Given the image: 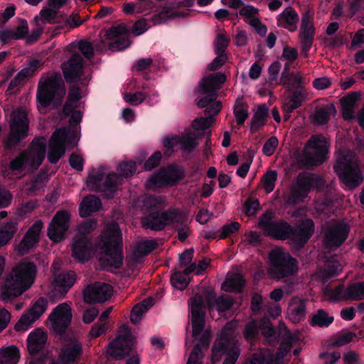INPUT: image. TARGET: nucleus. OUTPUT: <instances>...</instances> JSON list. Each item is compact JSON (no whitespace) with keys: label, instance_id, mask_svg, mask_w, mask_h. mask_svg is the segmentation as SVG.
<instances>
[{"label":"nucleus","instance_id":"nucleus-46","mask_svg":"<svg viewBox=\"0 0 364 364\" xmlns=\"http://www.w3.org/2000/svg\"><path fill=\"white\" fill-rule=\"evenodd\" d=\"M136 171V162L134 161H123L117 166V174L120 178L122 177L128 178L132 176Z\"/></svg>","mask_w":364,"mask_h":364},{"label":"nucleus","instance_id":"nucleus-5","mask_svg":"<svg viewBox=\"0 0 364 364\" xmlns=\"http://www.w3.org/2000/svg\"><path fill=\"white\" fill-rule=\"evenodd\" d=\"M269 258V273L276 280L295 276L299 271L297 259L281 248L272 250Z\"/></svg>","mask_w":364,"mask_h":364},{"label":"nucleus","instance_id":"nucleus-30","mask_svg":"<svg viewBox=\"0 0 364 364\" xmlns=\"http://www.w3.org/2000/svg\"><path fill=\"white\" fill-rule=\"evenodd\" d=\"M298 21L299 16L291 7L284 9L277 17L278 26L285 28L290 31L296 30Z\"/></svg>","mask_w":364,"mask_h":364},{"label":"nucleus","instance_id":"nucleus-50","mask_svg":"<svg viewBox=\"0 0 364 364\" xmlns=\"http://www.w3.org/2000/svg\"><path fill=\"white\" fill-rule=\"evenodd\" d=\"M274 217V213L272 210H267L263 213L258 221V227L261 228L264 233L267 232V230L274 223L273 218Z\"/></svg>","mask_w":364,"mask_h":364},{"label":"nucleus","instance_id":"nucleus-21","mask_svg":"<svg viewBox=\"0 0 364 364\" xmlns=\"http://www.w3.org/2000/svg\"><path fill=\"white\" fill-rule=\"evenodd\" d=\"M315 230L313 220L307 218L301 221L295 228L292 227L290 238L294 240L296 247L302 248L311 237Z\"/></svg>","mask_w":364,"mask_h":364},{"label":"nucleus","instance_id":"nucleus-54","mask_svg":"<svg viewBox=\"0 0 364 364\" xmlns=\"http://www.w3.org/2000/svg\"><path fill=\"white\" fill-rule=\"evenodd\" d=\"M211 119L208 118H198L196 119L193 124V128L196 131H201L202 133L198 136V138L202 137L205 134H208L207 129L210 126Z\"/></svg>","mask_w":364,"mask_h":364},{"label":"nucleus","instance_id":"nucleus-60","mask_svg":"<svg viewBox=\"0 0 364 364\" xmlns=\"http://www.w3.org/2000/svg\"><path fill=\"white\" fill-rule=\"evenodd\" d=\"M234 304V301L229 296L225 295L218 297L216 309L218 312H225L230 310Z\"/></svg>","mask_w":364,"mask_h":364},{"label":"nucleus","instance_id":"nucleus-47","mask_svg":"<svg viewBox=\"0 0 364 364\" xmlns=\"http://www.w3.org/2000/svg\"><path fill=\"white\" fill-rule=\"evenodd\" d=\"M234 115L236 119L237 124L238 126H242L249 116L247 108L245 107L244 103L236 102L234 105Z\"/></svg>","mask_w":364,"mask_h":364},{"label":"nucleus","instance_id":"nucleus-40","mask_svg":"<svg viewBox=\"0 0 364 364\" xmlns=\"http://www.w3.org/2000/svg\"><path fill=\"white\" fill-rule=\"evenodd\" d=\"M308 196L293 186L284 198L285 203L289 206H294L304 201Z\"/></svg>","mask_w":364,"mask_h":364},{"label":"nucleus","instance_id":"nucleus-57","mask_svg":"<svg viewBox=\"0 0 364 364\" xmlns=\"http://www.w3.org/2000/svg\"><path fill=\"white\" fill-rule=\"evenodd\" d=\"M331 301H338L341 300H349L346 295V288L344 289L343 284H339L329 292Z\"/></svg>","mask_w":364,"mask_h":364},{"label":"nucleus","instance_id":"nucleus-24","mask_svg":"<svg viewBox=\"0 0 364 364\" xmlns=\"http://www.w3.org/2000/svg\"><path fill=\"white\" fill-rule=\"evenodd\" d=\"M43 227L42 220H38L28 228L18 246V251L21 255L27 253L39 242Z\"/></svg>","mask_w":364,"mask_h":364},{"label":"nucleus","instance_id":"nucleus-35","mask_svg":"<svg viewBox=\"0 0 364 364\" xmlns=\"http://www.w3.org/2000/svg\"><path fill=\"white\" fill-rule=\"evenodd\" d=\"M20 351L16 346L3 347L0 349V364H17Z\"/></svg>","mask_w":364,"mask_h":364},{"label":"nucleus","instance_id":"nucleus-26","mask_svg":"<svg viewBox=\"0 0 364 364\" xmlns=\"http://www.w3.org/2000/svg\"><path fill=\"white\" fill-rule=\"evenodd\" d=\"M349 226L344 223H339L331 227L326 235V240L331 247H339L348 236Z\"/></svg>","mask_w":364,"mask_h":364},{"label":"nucleus","instance_id":"nucleus-41","mask_svg":"<svg viewBox=\"0 0 364 364\" xmlns=\"http://www.w3.org/2000/svg\"><path fill=\"white\" fill-rule=\"evenodd\" d=\"M16 230L17 223L15 222L6 223L0 228V247L9 242Z\"/></svg>","mask_w":364,"mask_h":364},{"label":"nucleus","instance_id":"nucleus-12","mask_svg":"<svg viewBox=\"0 0 364 364\" xmlns=\"http://www.w3.org/2000/svg\"><path fill=\"white\" fill-rule=\"evenodd\" d=\"M226 81V76L223 73L210 74L204 77L199 83L198 91L205 95L199 99L197 105L200 108L207 107L216 100L218 97L217 90Z\"/></svg>","mask_w":364,"mask_h":364},{"label":"nucleus","instance_id":"nucleus-51","mask_svg":"<svg viewBox=\"0 0 364 364\" xmlns=\"http://www.w3.org/2000/svg\"><path fill=\"white\" fill-rule=\"evenodd\" d=\"M259 206L260 204L257 199L248 198L243 205L244 213L249 217L254 216L257 214V211L259 210Z\"/></svg>","mask_w":364,"mask_h":364},{"label":"nucleus","instance_id":"nucleus-49","mask_svg":"<svg viewBox=\"0 0 364 364\" xmlns=\"http://www.w3.org/2000/svg\"><path fill=\"white\" fill-rule=\"evenodd\" d=\"M146 94L141 91L135 93L126 92L124 95V100L132 106H137L146 100Z\"/></svg>","mask_w":364,"mask_h":364},{"label":"nucleus","instance_id":"nucleus-3","mask_svg":"<svg viewBox=\"0 0 364 364\" xmlns=\"http://www.w3.org/2000/svg\"><path fill=\"white\" fill-rule=\"evenodd\" d=\"M164 199L161 196H150L144 200V208L148 214L142 219L143 227L161 231L173 222L180 225L183 223V213L173 208L164 210Z\"/></svg>","mask_w":364,"mask_h":364},{"label":"nucleus","instance_id":"nucleus-13","mask_svg":"<svg viewBox=\"0 0 364 364\" xmlns=\"http://www.w3.org/2000/svg\"><path fill=\"white\" fill-rule=\"evenodd\" d=\"M185 178L184 169L176 164H170L157 173L151 176L147 181L148 186L161 187L166 185L176 186Z\"/></svg>","mask_w":364,"mask_h":364},{"label":"nucleus","instance_id":"nucleus-56","mask_svg":"<svg viewBox=\"0 0 364 364\" xmlns=\"http://www.w3.org/2000/svg\"><path fill=\"white\" fill-rule=\"evenodd\" d=\"M162 154L160 151H155L151 156H149L144 164V169L145 171H151L156 168L161 160Z\"/></svg>","mask_w":364,"mask_h":364},{"label":"nucleus","instance_id":"nucleus-9","mask_svg":"<svg viewBox=\"0 0 364 364\" xmlns=\"http://www.w3.org/2000/svg\"><path fill=\"white\" fill-rule=\"evenodd\" d=\"M333 169L343 183L350 189H354L364 180L358 164L348 156L342 155L337 159Z\"/></svg>","mask_w":364,"mask_h":364},{"label":"nucleus","instance_id":"nucleus-34","mask_svg":"<svg viewBox=\"0 0 364 364\" xmlns=\"http://www.w3.org/2000/svg\"><path fill=\"white\" fill-rule=\"evenodd\" d=\"M183 152L191 153L198 146V137L193 133H184L175 138Z\"/></svg>","mask_w":364,"mask_h":364},{"label":"nucleus","instance_id":"nucleus-45","mask_svg":"<svg viewBox=\"0 0 364 364\" xmlns=\"http://www.w3.org/2000/svg\"><path fill=\"white\" fill-rule=\"evenodd\" d=\"M277 180V172L275 170L267 171L262 178L263 188L267 193H269L274 189Z\"/></svg>","mask_w":364,"mask_h":364},{"label":"nucleus","instance_id":"nucleus-1","mask_svg":"<svg viewBox=\"0 0 364 364\" xmlns=\"http://www.w3.org/2000/svg\"><path fill=\"white\" fill-rule=\"evenodd\" d=\"M72 318L71 308L67 303L55 306L48 317L55 333L67 342L59 354V360L62 364H73L82 354V343L75 338L69 336L66 332Z\"/></svg>","mask_w":364,"mask_h":364},{"label":"nucleus","instance_id":"nucleus-23","mask_svg":"<svg viewBox=\"0 0 364 364\" xmlns=\"http://www.w3.org/2000/svg\"><path fill=\"white\" fill-rule=\"evenodd\" d=\"M65 131L64 129H57L51 135L47 156L50 164H56L65 154L66 148L63 144V139L65 137Z\"/></svg>","mask_w":364,"mask_h":364},{"label":"nucleus","instance_id":"nucleus-15","mask_svg":"<svg viewBox=\"0 0 364 364\" xmlns=\"http://www.w3.org/2000/svg\"><path fill=\"white\" fill-rule=\"evenodd\" d=\"M61 69L68 83L77 82L85 72V60L80 53H73L67 61L62 63Z\"/></svg>","mask_w":364,"mask_h":364},{"label":"nucleus","instance_id":"nucleus-42","mask_svg":"<svg viewBox=\"0 0 364 364\" xmlns=\"http://www.w3.org/2000/svg\"><path fill=\"white\" fill-rule=\"evenodd\" d=\"M346 295L349 300H361L364 299V282H355L346 287Z\"/></svg>","mask_w":364,"mask_h":364},{"label":"nucleus","instance_id":"nucleus-59","mask_svg":"<svg viewBox=\"0 0 364 364\" xmlns=\"http://www.w3.org/2000/svg\"><path fill=\"white\" fill-rule=\"evenodd\" d=\"M61 129H64L65 130V137L63 139V144L65 146L66 145L70 146L71 149H73L79 141V139L77 138V132L75 130H70L67 127H62Z\"/></svg>","mask_w":364,"mask_h":364},{"label":"nucleus","instance_id":"nucleus-38","mask_svg":"<svg viewBox=\"0 0 364 364\" xmlns=\"http://www.w3.org/2000/svg\"><path fill=\"white\" fill-rule=\"evenodd\" d=\"M290 92L289 102L285 103V105L289 106L288 109L290 112H294L302 106L303 102L306 99L307 94L304 90L301 89L290 90Z\"/></svg>","mask_w":364,"mask_h":364},{"label":"nucleus","instance_id":"nucleus-19","mask_svg":"<svg viewBox=\"0 0 364 364\" xmlns=\"http://www.w3.org/2000/svg\"><path fill=\"white\" fill-rule=\"evenodd\" d=\"M316 28L313 23V17L309 11H306L301 17L299 31V39L302 52L308 53L314 41Z\"/></svg>","mask_w":364,"mask_h":364},{"label":"nucleus","instance_id":"nucleus-11","mask_svg":"<svg viewBox=\"0 0 364 364\" xmlns=\"http://www.w3.org/2000/svg\"><path fill=\"white\" fill-rule=\"evenodd\" d=\"M10 127V134L4 142V148L8 150L12 149L28 136V120L24 110L18 109L13 112Z\"/></svg>","mask_w":364,"mask_h":364},{"label":"nucleus","instance_id":"nucleus-28","mask_svg":"<svg viewBox=\"0 0 364 364\" xmlns=\"http://www.w3.org/2000/svg\"><path fill=\"white\" fill-rule=\"evenodd\" d=\"M291 233H292V226L288 222L279 219L274 220L264 235L276 240H284L290 238Z\"/></svg>","mask_w":364,"mask_h":364},{"label":"nucleus","instance_id":"nucleus-20","mask_svg":"<svg viewBox=\"0 0 364 364\" xmlns=\"http://www.w3.org/2000/svg\"><path fill=\"white\" fill-rule=\"evenodd\" d=\"M93 252V245L90 237L87 235H76L72 245V257L85 263L88 261Z\"/></svg>","mask_w":364,"mask_h":364},{"label":"nucleus","instance_id":"nucleus-44","mask_svg":"<svg viewBox=\"0 0 364 364\" xmlns=\"http://www.w3.org/2000/svg\"><path fill=\"white\" fill-rule=\"evenodd\" d=\"M356 337V334L347 330L338 332L332 341V346L339 347L345 346L351 342Z\"/></svg>","mask_w":364,"mask_h":364},{"label":"nucleus","instance_id":"nucleus-32","mask_svg":"<svg viewBox=\"0 0 364 364\" xmlns=\"http://www.w3.org/2000/svg\"><path fill=\"white\" fill-rule=\"evenodd\" d=\"M359 98V93L353 92L341 99L342 115L345 120L353 118L355 105Z\"/></svg>","mask_w":364,"mask_h":364},{"label":"nucleus","instance_id":"nucleus-8","mask_svg":"<svg viewBox=\"0 0 364 364\" xmlns=\"http://www.w3.org/2000/svg\"><path fill=\"white\" fill-rule=\"evenodd\" d=\"M235 335L232 329L227 326L221 331L220 338H217L213 344L212 352L214 358L218 360L221 355L226 354L223 364H235L239 356L240 350L233 346Z\"/></svg>","mask_w":364,"mask_h":364},{"label":"nucleus","instance_id":"nucleus-33","mask_svg":"<svg viewBox=\"0 0 364 364\" xmlns=\"http://www.w3.org/2000/svg\"><path fill=\"white\" fill-rule=\"evenodd\" d=\"M268 115L269 109L267 106L265 104L259 105L251 119L250 132L253 134L258 132L266 124Z\"/></svg>","mask_w":364,"mask_h":364},{"label":"nucleus","instance_id":"nucleus-62","mask_svg":"<svg viewBox=\"0 0 364 364\" xmlns=\"http://www.w3.org/2000/svg\"><path fill=\"white\" fill-rule=\"evenodd\" d=\"M150 26H148L147 21L145 18H141L136 21L132 29H130V33L134 34L135 36H140L145 33Z\"/></svg>","mask_w":364,"mask_h":364},{"label":"nucleus","instance_id":"nucleus-10","mask_svg":"<svg viewBox=\"0 0 364 364\" xmlns=\"http://www.w3.org/2000/svg\"><path fill=\"white\" fill-rule=\"evenodd\" d=\"M135 346V339L129 328L122 325L117 338L108 344L107 354L114 360H122L129 355Z\"/></svg>","mask_w":364,"mask_h":364},{"label":"nucleus","instance_id":"nucleus-17","mask_svg":"<svg viewBox=\"0 0 364 364\" xmlns=\"http://www.w3.org/2000/svg\"><path fill=\"white\" fill-rule=\"evenodd\" d=\"M130 34V29L124 24L112 26L105 33L109 43V49L112 51H122L129 48L132 43L127 36Z\"/></svg>","mask_w":364,"mask_h":364},{"label":"nucleus","instance_id":"nucleus-4","mask_svg":"<svg viewBox=\"0 0 364 364\" xmlns=\"http://www.w3.org/2000/svg\"><path fill=\"white\" fill-rule=\"evenodd\" d=\"M98 247L107 258L101 259L105 267L119 269L123 265L122 234L116 223L109 224L102 231L98 241Z\"/></svg>","mask_w":364,"mask_h":364},{"label":"nucleus","instance_id":"nucleus-25","mask_svg":"<svg viewBox=\"0 0 364 364\" xmlns=\"http://www.w3.org/2000/svg\"><path fill=\"white\" fill-rule=\"evenodd\" d=\"M323 183V179L318 175L301 172L298 174L294 186L308 196L312 188H320Z\"/></svg>","mask_w":364,"mask_h":364},{"label":"nucleus","instance_id":"nucleus-37","mask_svg":"<svg viewBox=\"0 0 364 364\" xmlns=\"http://www.w3.org/2000/svg\"><path fill=\"white\" fill-rule=\"evenodd\" d=\"M245 281L240 274H235L227 279L223 284V289L227 292L241 293L245 287Z\"/></svg>","mask_w":364,"mask_h":364},{"label":"nucleus","instance_id":"nucleus-58","mask_svg":"<svg viewBox=\"0 0 364 364\" xmlns=\"http://www.w3.org/2000/svg\"><path fill=\"white\" fill-rule=\"evenodd\" d=\"M278 144H279L278 139L274 136H271L270 138H269L267 140V141L263 145V147H262L263 154L267 156H272L274 153L276 149L277 148Z\"/></svg>","mask_w":364,"mask_h":364},{"label":"nucleus","instance_id":"nucleus-27","mask_svg":"<svg viewBox=\"0 0 364 364\" xmlns=\"http://www.w3.org/2000/svg\"><path fill=\"white\" fill-rule=\"evenodd\" d=\"M41 65L42 63L38 59L31 60L28 65L21 70L11 80L6 92H11L15 87L19 86L26 78L32 76Z\"/></svg>","mask_w":364,"mask_h":364},{"label":"nucleus","instance_id":"nucleus-16","mask_svg":"<svg viewBox=\"0 0 364 364\" xmlns=\"http://www.w3.org/2000/svg\"><path fill=\"white\" fill-rule=\"evenodd\" d=\"M191 312V323L193 328V336L197 338L203 331L205 320L204 308V298L200 294H196L192 297L189 302Z\"/></svg>","mask_w":364,"mask_h":364},{"label":"nucleus","instance_id":"nucleus-63","mask_svg":"<svg viewBox=\"0 0 364 364\" xmlns=\"http://www.w3.org/2000/svg\"><path fill=\"white\" fill-rule=\"evenodd\" d=\"M78 49L87 59L94 56V48L92 43L87 40H80L78 43Z\"/></svg>","mask_w":364,"mask_h":364},{"label":"nucleus","instance_id":"nucleus-7","mask_svg":"<svg viewBox=\"0 0 364 364\" xmlns=\"http://www.w3.org/2000/svg\"><path fill=\"white\" fill-rule=\"evenodd\" d=\"M105 176V166H100L97 168H92L88 173L89 186L92 189L102 193L103 196L111 199L114 198L118 186L121 184L122 179L116 173H110Z\"/></svg>","mask_w":364,"mask_h":364},{"label":"nucleus","instance_id":"nucleus-52","mask_svg":"<svg viewBox=\"0 0 364 364\" xmlns=\"http://www.w3.org/2000/svg\"><path fill=\"white\" fill-rule=\"evenodd\" d=\"M171 282L174 287L180 289H184L188 285L186 276L181 272H176L172 274L171 277Z\"/></svg>","mask_w":364,"mask_h":364},{"label":"nucleus","instance_id":"nucleus-55","mask_svg":"<svg viewBox=\"0 0 364 364\" xmlns=\"http://www.w3.org/2000/svg\"><path fill=\"white\" fill-rule=\"evenodd\" d=\"M28 160V156L24 153H21L11 161L9 168L13 171H21Z\"/></svg>","mask_w":364,"mask_h":364},{"label":"nucleus","instance_id":"nucleus-18","mask_svg":"<svg viewBox=\"0 0 364 364\" xmlns=\"http://www.w3.org/2000/svg\"><path fill=\"white\" fill-rule=\"evenodd\" d=\"M112 286L103 282H95L83 291L84 300L89 304L105 302L112 296Z\"/></svg>","mask_w":364,"mask_h":364},{"label":"nucleus","instance_id":"nucleus-53","mask_svg":"<svg viewBox=\"0 0 364 364\" xmlns=\"http://www.w3.org/2000/svg\"><path fill=\"white\" fill-rule=\"evenodd\" d=\"M157 245V242L154 240H144L137 245L136 250L141 255H147L154 251Z\"/></svg>","mask_w":364,"mask_h":364},{"label":"nucleus","instance_id":"nucleus-31","mask_svg":"<svg viewBox=\"0 0 364 364\" xmlns=\"http://www.w3.org/2000/svg\"><path fill=\"white\" fill-rule=\"evenodd\" d=\"M101 208L102 202L98 197L93 195L87 196L80 204L79 213L80 217L87 218L92 213L100 210Z\"/></svg>","mask_w":364,"mask_h":364},{"label":"nucleus","instance_id":"nucleus-61","mask_svg":"<svg viewBox=\"0 0 364 364\" xmlns=\"http://www.w3.org/2000/svg\"><path fill=\"white\" fill-rule=\"evenodd\" d=\"M97 222L95 219H89L79 225L77 235H87L97 228Z\"/></svg>","mask_w":364,"mask_h":364},{"label":"nucleus","instance_id":"nucleus-64","mask_svg":"<svg viewBox=\"0 0 364 364\" xmlns=\"http://www.w3.org/2000/svg\"><path fill=\"white\" fill-rule=\"evenodd\" d=\"M259 334V328L256 321H252L246 324L244 330V336L246 340L255 339Z\"/></svg>","mask_w":364,"mask_h":364},{"label":"nucleus","instance_id":"nucleus-14","mask_svg":"<svg viewBox=\"0 0 364 364\" xmlns=\"http://www.w3.org/2000/svg\"><path fill=\"white\" fill-rule=\"evenodd\" d=\"M70 214L67 210H60L53 217L47 230V235L53 242L63 240L70 227Z\"/></svg>","mask_w":364,"mask_h":364},{"label":"nucleus","instance_id":"nucleus-6","mask_svg":"<svg viewBox=\"0 0 364 364\" xmlns=\"http://www.w3.org/2000/svg\"><path fill=\"white\" fill-rule=\"evenodd\" d=\"M66 93L64 81L60 73H55L40 80L36 100L43 107H49L54 101L61 102Z\"/></svg>","mask_w":364,"mask_h":364},{"label":"nucleus","instance_id":"nucleus-43","mask_svg":"<svg viewBox=\"0 0 364 364\" xmlns=\"http://www.w3.org/2000/svg\"><path fill=\"white\" fill-rule=\"evenodd\" d=\"M47 306V299L44 297H40L32 305L31 308L27 312L36 321L46 311Z\"/></svg>","mask_w":364,"mask_h":364},{"label":"nucleus","instance_id":"nucleus-39","mask_svg":"<svg viewBox=\"0 0 364 364\" xmlns=\"http://www.w3.org/2000/svg\"><path fill=\"white\" fill-rule=\"evenodd\" d=\"M334 318L330 316L325 310L318 309L311 317L309 323L312 326L328 327Z\"/></svg>","mask_w":364,"mask_h":364},{"label":"nucleus","instance_id":"nucleus-22","mask_svg":"<svg viewBox=\"0 0 364 364\" xmlns=\"http://www.w3.org/2000/svg\"><path fill=\"white\" fill-rule=\"evenodd\" d=\"M75 273L73 271L60 273L53 282L50 297L62 299L75 282Z\"/></svg>","mask_w":364,"mask_h":364},{"label":"nucleus","instance_id":"nucleus-48","mask_svg":"<svg viewBox=\"0 0 364 364\" xmlns=\"http://www.w3.org/2000/svg\"><path fill=\"white\" fill-rule=\"evenodd\" d=\"M36 321L28 312L24 313L18 319L14 326V329L17 332H23L27 331L31 325Z\"/></svg>","mask_w":364,"mask_h":364},{"label":"nucleus","instance_id":"nucleus-36","mask_svg":"<svg viewBox=\"0 0 364 364\" xmlns=\"http://www.w3.org/2000/svg\"><path fill=\"white\" fill-rule=\"evenodd\" d=\"M335 106L331 104L324 107H316L313 115V121L318 125H325L328 123L331 114L336 113Z\"/></svg>","mask_w":364,"mask_h":364},{"label":"nucleus","instance_id":"nucleus-2","mask_svg":"<svg viewBox=\"0 0 364 364\" xmlns=\"http://www.w3.org/2000/svg\"><path fill=\"white\" fill-rule=\"evenodd\" d=\"M36 265L23 260L16 265L6 277L0 289V297L4 301H10L21 296L33 284L36 277Z\"/></svg>","mask_w":364,"mask_h":364},{"label":"nucleus","instance_id":"nucleus-29","mask_svg":"<svg viewBox=\"0 0 364 364\" xmlns=\"http://www.w3.org/2000/svg\"><path fill=\"white\" fill-rule=\"evenodd\" d=\"M47 338V333L40 328L31 332L27 337V348L30 354L34 355L41 351Z\"/></svg>","mask_w":364,"mask_h":364}]
</instances>
